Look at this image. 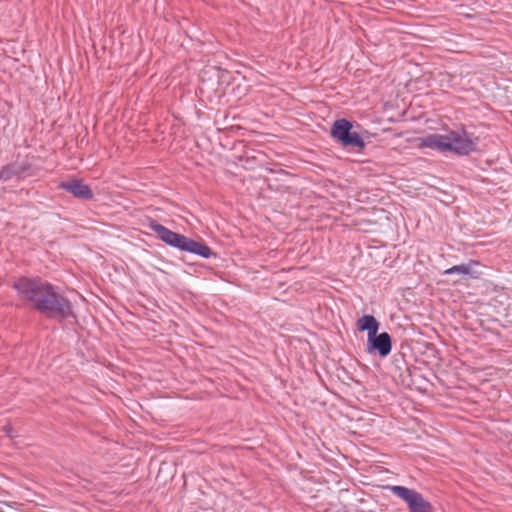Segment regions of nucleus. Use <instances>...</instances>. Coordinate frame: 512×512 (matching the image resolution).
Masks as SVG:
<instances>
[{
    "instance_id": "obj_1",
    "label": "nucleus",
    "mask_w": 512,
    "mask_h": 512,
    "mask_svg": "<svg viewBox=\"0 0 512 512\" xmlns=\"http://www.w3.org/2000/svg\"><path fill=\"white\" fill-rule=\"evenodd\" d=\"M13 287L23 300L31 302L39 311L55 317H74L70 303L56 293L53 286L47 282L20 278L15 281Z\"/></svg>"
},
{
    "instance_id": "obj_2",
    "label": "nucleus",
    "mask_w": 512,
    "mask_h": 512,
    "mask_svg": "<svg viewBox=\"0 0 512 512\" xmlns=\"http://www.w3.org/2000/svg\"><path fill=\"white\" fill-rule=\"evenodd\" d=\"M149 227L157 234L159 239L169 246L204 258H209L212 254L211 249L203 242L195 241L182 234L176 233L154 220L149 222Z\"/></svg>"
},
{
    "instance_id": "obj_3",
    "label": "nucleus",
    "mask_w": 512,
    "mask_h": 512,
    "mask_svg": "<svg viewBox=\"0 0 512 512\" xmlns=\"http://www.w3.org/2000/svg\"><path fill=\"white\" fill-rule=\"evenodd\" d=\"M358 330L367 332L366 351L387 357L392 351V339L387 332H379V322H358Z\"/></svg>"
},
{
    "instance_id": "obj_4",
    "label": "nucleus",
    "mask_w": 512,
    "mask_h": 512,
    "mask_svg": "<svg viewBox=\"0 0 512 512\" xmlns=\"http://www.w3.org/2000/svg\"><path fill=\"white\" fill-rule=\"evenodd\" d=\"M331 137L343 147L362 151L366 144L361 135L353 130V124L347 119L336 120L330 130Z\"/></svg>"
},
{
    "instance_id": "obj_5",
    "label": "nucleus",
    "mask_w": 512,
    "mask_h": 512,
    "mask_svg": "<svg viewBox=\"0 0 512 512\" xmlns=\"http://www.w3.org/2000/svg\"><path fill=\"white\" fill-rule=\"evenodd\" d=\"M387 488L407 503L409 512H433L431 504L419 492L397 485L388 486Z\"/></svg>"
},
{
    "instance_id": "obj_6",
    "label": "nucleus",
    "mask_w": 512,
    "mask_h": 512,
    "mask_svg": "<svg viewBox=\"0 0 512 512\" xmlns=\"http://www.w3.org/2000/svg\"><path fill=\"white\" fill-rule=\"evenodd\" d=\"M449 144L451 148L449 151H453L457 154L467 155L475 150L476 142L466 132H449Z\"/></svg>"
},
{
    "instance_id": "obj_7",
    "label": "nucleus",
    "mask_w": 512,
    "mask_h": 512,
    "mask_svg": "<svg viewBox=\"0 0 512 512\" xmlns=\"http://www.w3.org/2000/svg\"><path fill=\"white\" fill-rule=\"evenodd\" d=\"M417 145L420 148H429L441 152L449 151V132L445 135L429 134L417 139Z\"/></svg>"
},
{
    "instance_id": "obj_8",
    "label": "nucleus",
    "mask_w": 512,
    "mask_h": 512,
    "mask_svg": "<svg viewBox=\"0 0 512 512\" xmlns=\"http://www.w3.org/2000/svg\"><path fill=\"white\" fill-rule=\"evenodd\" d=\"M61 187L78 198L91 199L93 197L90 187L81 180L75 179L62 183Z\"/></svg>"
},
{
    "instance_id": "obj_9",
    "label": "nucleus",
    "mask_w": 512,
    "mask_h": 512,
    "mask_svg": "<svg viewBox=\"0 0 512 512\" xmlns=\"http://www.w3.org/2000/svg\"><path fill=\"white\" fill-rule=\"evenodd\" d=\"M478 263L475 261H470L467 264H460L455 265L451 268L446 269L443 274L450 275V274H459L462 276H470L473 279L479 278V273L473 271V267L477 266Z\"/></svg>"
},
{
    "instance_id": "obj_10",
    "label": "nucleus",
    "mask_w": 512,
    "mask_h": 512,
    "mask_svg": "<svg viewBox=\"0 0 512 512\" xmlns=\"http://www.w3.org/2000/svg\"><path fill=\"white\" fill-rule=\"evenodd\" d=\"M360 320L368 321V320H375V318L371 315H365Z\"/></svg>"
}]
</instances>
